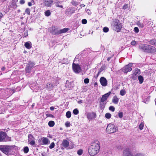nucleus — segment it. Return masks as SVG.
Wrapping results in <instances>:
<instances>
[{
    "instance_id": "f257e3e1",
    "label": "nucleus",
    "mask_w": 156,
    "mask_h": 156,
    "mask_svg": "<svg viewBox=\"0 0 156 156\" xmlns=\"http://www.w3.org/2000/svg\"><path fill=\"white\" fill-rule=\"evenodd\" d=\"M100 149L99 142L95 140L91 143L88 149V152L90 155L94 156L99 152Z\"/></svg>"
},
{
    "instance_id": "f03ea898",
    "label": "nucleus",
    "mask_w": 156,
    "mask_h": 156,
    "mask_svg": "<svg viewBox=\"0 0 156 156\" xmlns=\"http://www.w3.org/2000/svg\"><path fill=\"white\" fill-rule=\"evenodd\" d=\"M139 48L141 51L146 52L154 53L156 51V48L148 44H140Z\"/></svg>"
},
{
    "instance_id": "7ed1b4c3",
    "label": "nucleus",
    "mask_w": 156,
    "mask_h": 156,
    "mask_svg": "<svg viewBox=\"0 0 156 156\" xmlns=\"http://www.w3.org/2000/svg\"><path fill=\"white\" fill-rule=\"evenodd\" d=\"M13 148L12 146H0V150L8 155L13 150Z\"/></svg>"
},
{
    "instance_id": "20e7f679",
    "label": "nucleus",
    "mask_w": 156,
    "mask_h": 156,
    "mask_svg": "<svg viewBox=\"0 0 156 156\" xmlns=\"http://www.w3.org/2000/svg\"><path fill=\"white\" fill-rule=\"evenodd\" d=\"M117 130V129L115 126L112 124H109L107 126L106 128L107 132L109 134L115 132Z\"/></svg>"
},
{
    "instance_id": "39448f33",
    "label": "nucleus",
    "mask_w": 156,
    "mask_h": 156,
    "mask_svg": "<svg viewBox=\"0 0 156 156\" xmlns=\"http://www.w3.org/2000/svg\"><path fill=\"white\" fill-rule=\"evenodd\" d=\"M112 25L117 30V32H119L120 30L122 28V26L119 20L117 19L114 20L112 21Z\"/></svg>"
},
{
    "instance_id": "423d86ee",
    "label": "nucleus",
    "mask_w": 156,
    "mask_h": 156,
    "mask_svg": "<svg viewBox=\"0 0 156 156\" xmlns=\"http://www.w3.org/2000/svg\"><path fill=\"white\" fill-rule=\"evenodd\" d=\"M133 63H130L125 66L122 69V71L126 73H127L128 72L131 71L132 70L131 67Z\"/></svg>"
},
{
    "instance_id": "0eeeda50",
    "label": "nucleus",
    "mask_w": 156,
    "mask_h": 156,
    "mask_svg": "<svg viewBox=\"0 0 156 156\" xmlns=\"http://www.w3.org/2000/svg\"><path fill=\"white\" fill-rule=\"evenodd\" d=\"M42 5L44 7H50L53 4V0H43Z\"/></svg>"
},
{
    "instance_id": "6e6552de",
    "label": "nucleus",
    "mask_w": 156,
    "mask_h": 156,
    "mask_svg": "<svg viewBox=\"0 0 156 156\" xmlns=\"http://www.w3.org/2000/svg\"><path fill=\"white\" fill-rule=\"evenodd\" d=\"M72 65L73 69L75 73H77L80 72L81 68L78 64H76L73 63Z\"/></svg>"
},
{
    "instance_id": "1a4fd4ad",
    "label": "nucleus",
    "mask_w": 156,
    "mask_h": 156,
    "mask_svg": "<svg viewBox=\"0 0 156 156\" xmlns=\"http://www.w3.org/2000/svg\"><path fill=\"white\" fill-rule=\"evenodd\" d=\"M34 65L35 64L33 62H30L28 63L25 69L26 72L28 73H30L31 69L34 67Z\"/></svg>"
},
{
    "instance_id": "9d476101",
    "label": "nucleus",
    "mask_w": 156,
    "mask_h": 156,
    "mask_svg": "<svg viewBox=\"0 0 156 156\" xmlns=\"http://www.w3.org/2000/svg\"><path fill=\"white\" fill-rule=\"evenodd\" d=\"M28 143L31 145L33 146L35 144L34 138L31 134H29L28 135Z\"/></svg>"
},
{
    "instance_id": "9b49d317",
    "label": "nucleus",
    "mask_w": 156,
    "mask_h": 156,
    "mask_svg": "<svg viewBox=\"0 0 156 156\" xmlns=\"http://www.w3.org/2000/svg\"><path fill=\"white\" fill-rule=\"evenodd\" d=\"M87 118L89 120H91L96 118V113L93 112L88 113L87 114Z\"/></svg>"
},
{
    "instance_id": "f8f14e48",
    "label": "nucleus",
    "mask_w": 156,
    "mask_h": 156,
    "mask_svg": "<svg viewBox=\"0 0 156 156\" xmlns=\"http://www.w3.org/2000/svg\"><path fill=\"white\" fill-rule=\"evenodd\" d=\"M123 156H133V154L132 153L129 149H126L124 151Z\"/></svg>"
},
{
    "instance_id": "ddd939ff",
    "label": "nucleus",
    "mask_w": 156,
    "mask_h": 156,
    "mask_svg": "<svg viewBox=\"0 0 156 156\" xmlns=\"http://www.w3.org/2000/svg\"><path fill=\"white\" fill-rule=\"evenodd\" d=\"M100 82L101 85L105 87L107 85V81L104 77H101L100 79Z\"/></svg>"
},
{
    "instance_id": "4468645a",
    "label": "nucleus",
    "mask_w": 156,
    "mask_h": 156,
    "mask_svg": "<svg viewBox=\"0 0 156 156\" xmlns=\"http://www.w3.org/2000/svg\"><path fill=\"white\" fill-rule=\"evenodd\" d=\"M110 94L111 92L110 91L108 93H107L102 96L101 100V103H103L106 100Z\"/></svg>"
},
{
    "instance_id": "2eb2a0df",
    "label": "nucleus",
    "mask_w": 156,
    "mask_h": 156,
    "mask_svg": "<svg viewBox=\"0 0 156 156\" xmlns=\"http://www.w3.org/2000/svg\"><path fill=\"white\" fill-rule=\"evenodd\" d=\"M59 30L57 27H54L51 28L50 32L53 34L58 35Z\"/></svg>"
},
{
    "instance_id": "dca6fc26",
    "label": "nucleus",
    "mask_w": 156,
    "mask_h": 156,
    "mask_svg": "<svg viewBox=\"0 0 156 156\" xmlns=\"http://www.w3.org/2000/svg\"><path fill=\"white\" fill-rule=\"evenodd\" d=\"M6 136V133L3 132H0V142L4 141Z\"/></svg>"
},
{
    "instance_id": "f3484780",
    "label": "nucleus",
    "mask_w": 156,
    "mask_h": 156,
    "mask_svg": "<svg viewBox=\"0 0 156 156\" xmlns=\"http://www.w3.org/2000/svg\"><path fill=\"white\" fill-rule=\"evenodd\" d=\"M69 144V141L66 140H63L62 143V145L63 147L65 148L68 147Z\"/></svg>"
},
{
    "instance_id": "a211bd4d",
    "label": "nucleus",
    "mask_w": 156,
    "mask_h": 156,
    "mask_svg": "<svg viewBox=\"0 0 156 156\" xmlns=\"http://www.w3.org/2000/svg\"><path fill=\"white\" fill-rule=\"evenodd\" d=\"M133 72L132 74L133 76H134L139 75L140 73V71L138 69H136L134 70L133 71Z\"/></svg>"
},
{
    "instance_id": "6ab92c4d",
    "label": "nucleus",
    "mask_w": 156,
    "mask_h": 156,
    "mask_svg": "<svg viewBox=\"0 0 156 156\" xmlns=\"http://www.w3.org/2000/svg\"><path fill=\"white\" fill-rule=\"evenodd\" d=\"M24 46L27 49H30L32 47V44L30 42L28 41L25 43Z\"/></svg>"
},
{
    "instance_id": "aec40b11",
    "label": "nucleus",
    "mask_w": 156,
    "mask_h": 156,
    "mask_svg": "<svg viewBox=\"0 0 156 156\" xmlns=\"http://www.w3.org/2000/svg\"><path fill=\"white\" fill-rule=\"evenodd\" d=\"M42 142L44 144H48L50 143V141L48 139L45 137L42 138Z\"/></svg>"
},
{
    "instance_id": "412c9836",
    "label": "nucleus",
    "mask_w": 156,
    "mask_h": 156,
    "mask_svg": "<svg viewBox=\"0 0 156 156\" xmlns=\"http://www.w3.org/2000/svg\"><path fill=\"white\" fill-rule=\"evenodd\" d=\"M69 30L68 28H64L59 30V34L66 32Z\"/></svg>"
},
{
    "instance_id": "4be33fe9",
    "label": "nucleus",
    "mask_w": 156,
    "mask_h": 156,
    "mask_svg": "<svg viewBox=\"0 0 156 156\" xmlns=\"http://www.w3.org/2000/svg\"><path fill=\"white\" fill-rule=\"evenodd\" d=\"M119 99L117 98V96H115L112 99V102L115 104H117L118 103Z\"/></svg>"
},
{
    "instance_id": "5701e85b",
    "label": "nucleus",
    "mask_w": 156,
    "mask_h": 156,
    "mask_svg": "<svg viewBox=\"0 0 156 156\" xmlns=\"http://www.w3.org/2000/svg\"><path fill=\"white\" fill-rule=\"evenodd\" d=\"M149 43L150 44L154 45L156 46V40L154 39H153L149 41Z\"/></svg>"
},
{
    "instance_id": "b1692460",
    "label": "nucleus",
    "mask_w": 156,
    "mask_h": 156,
    "mask_svg": "<svg viewBox=\"0 0 156 156\" xmlns=\"http://www.w3.org/2000/svg\"><path fill=\"white\" fill-rule=\"evenodd\" d=\"M136 24L139 27H140L143 28L144 27V24L143 23H141L139 21H137Z\"/></svg>"
},
{
    "instance_id": "393cba45",
    "label": "nucleus",
    "mask_w": 156,
    "mask_h": 156,
    "mask_svg": "<svg viewBox=\"0 0 156 156\" xmlns=\"http://www.w3.org/2000/svg\"><path fill=\"white\" fill-rule=\"evenodd\" d=\"M138 79L139 81V83L140 84H141L143 82L144 78L142 76H139L138 77Z\"/></svg>"
},
{
    "instance_id": "a878e982",
    "label": "nucleus",
    "mask_w": 156,
    "mask_h": 156,
    "mask_svg": "<svg viewBox=\"0 0 156 156\" xmlns=\"http://www.w3.org/2000/svg\"><path fill=\"white\" fill-rule=\"evenodd\" d=\"M47 88H48V89L51 90L53 88V86L52 83H49L47 84Z\"/></svg>"
},
{
    "instance_id": "bb28decb",
    "label": "nucleus",
    "mask_w": 156,
    "mask_h": 156,
    "mask_svg": "<svg viewBox=\"0 0 156 156\" xmlns=\"http://www.w3.org/2000/svg\"><path fill=\"white\" fill-rule=\"evenodd\" d=\"M45 15V16H48L51 15V13L50 11L49 10H48L44 12Z\"/></svg>"
},
{
    "instance_id": "cd10ccee",
    "label": "nucleus",
    "mask_w": 156,
    "mask_h": 156,
    "mask_svg": "<svg viewBox=\"0 0 156 156\" xmlns=\"http://www.w3.org/2000/svg\"><path fill=\"white\" fill-rule=\"evenodd\" d=\"M48 125L50 127H53L55 125V122L53 121H50L49 122Z\"/></svg>"
},
{
    "instance_id": "c85d7f7f",
    "label": "nucleus",
    "mask_w": 156,
    "mask_h": 156,
    "mask_svg": "<svg viewBox=\"0 0 156 156\" xmlns=\"http://www.w3.org/2000/svg\"><path fill=\"white\" fill-rule=\"evenodd\" d=\"M126 93V91L125 90L123 89L120 91V94L122 96H124Z\"/></svg>"
},
{
    "instance_id": "c756f323",
    "label": "nucleus",
    "mask_w": 156,
    "mask_h": 156,
    "mask_svg": "<svg viewBox=\"0 0 156 156\" xmlns=\"http://www.w3.org/2000/svg\"><path fill=\"white\" fill-rule=\"evenodd\" d=\"M71 115V113L70 111H68L66 112V116L67 118H70Z\"/></svg>"
},
{
    "instance_id": "7c9ffc66",
    "label": "nucleus",
    "mask_w": 156,
    "mask_h": 156,
    "mask_svg": "<svg viewBox=\"0 0 156 156\" xmlns=\"http://www.w3.org/2000/svg\"><path fill=\"white\" fill-rule=\"evenodd\" d=\"M29 151V149L28 147H25L23 148V151L25 153H27Z\"/></svg>"
},
{
    "instance_id": "2f4dec72",
    "label": "nucleus",
    "mask_w": 156,
    "mask_h": 156,
    "mask_svg": "<svg viewBox=\"0 0 156 156\" xmlns=\"http://www.w3.org/2000/svg\"><path fill=\"white\" fill-rule=\"evenodd\" d=\"M111 114L109 113H107L105 114V117L108 119H109L111 118Z\"/></svg>"
},
{
    "instance_id": "473e14b6",
    "label": "nucleus",
    "mask_w": 156,
    "mask_h": 156,
    "mask_svg": "<svg viewBox=\"0 0 156 156\" xmlns=\"http://www.w3.org/2000/svg\"><path fill=\"white\" fill-rule=\"evenodd\" d=\"M73 113L75 115L78 114L79 113L78 109L77 108L74 109L73 111Z\"/></svg>"
},
{
    "instance_id": "72a5a7b5",
    "label": "nucleus",
    "mask_w": 156,
    "mask_h": 156,
    "mask_svg": "<svg viewBox=\"0 0 156 156\" xmlns=\"http://www.w3.org/2000/svg\"><path fill=\"white\" fill-rule=\"evenodd\" d=\"M133 156H145V154L141 153L133 154Z\"/></svg>"
},
{
    "instance_id": "f704fd0d",
    "label": "nucleus",
    "mask_w": 156,
    "mask_h": 156,
    "mask_svg": "<svg viewBox=\"0 0 156 156\" xmlns=\"http://www.w3.org/2000/svg\"><path fill=\"white\" fill-rule=\"evenodd\" d=\"M83 153V151L82 149L79 150L77 152V154L80 156Z\"/></svg>"
},
{
    "instance_id": "c9c22d12",
    "label": "nucleus",
    "mask_w": 156,
    "mask_h": 156,
    "mask_svg": "<svg viewBox=\"0 0 156 156\" xmlns=\"http://www.w3.org/2000/svg\"><path fill=\"white\" fill-rule=\"evenodd\" d=\"M144 126V123L143 122H141L139 126V129L140 130H142Z\"/></svg>"
},
{
    "instance_id": "e433bc0d",
    "label": "nucleus",
    "mask_w": 156,
    "mask_h": 156,
    "mask_svg": "<svg viewBox=\"0 0 156 156\" xmlns=\"http://www.w3.org/2000/svg\"><path fill=\"white\" fill-rule=\"evenodd\" d=\"M71 3L74 6H76L79 4V3L78 2L74 1H72Z\"/></svg>"
},
{
    "instance_id": "4c0bfd02",
    "label": "nucleus",
    "mask_w": 156,
    "mask_h": 156,
    "mask_svg": "<svg viewBox=\"0 0 156 156\" xmlns=\"http://www.w3.org/2000/svg\"><path fill=\"white\" fill-rule=\"evenodd\" d=\"M55 145L54 143V142H52L50 144L49 147L50 149H52L54 147Z\"/></svg>"
},
{
    "instance_id": "58836bf2",
    "label": "nucleus",
    "mask_w": 156,
    "mask_h": 156,
    "mask_svg": "<svg viewBox=\"0 0 156 156\" xmlns=\"http://www.w3.org/2000/svg\"><path fill=\"white\" fill-rule=\"evenodd\" d=\"M103 31L105 33L107 32L109 30V29L108 27H105L103 28Z\"/></svg>"
},
{
    "instance_id": "ea45409f",
    "label": "nucleus",
    "mask_w": 156,
    "mask_h": 156,
    "mask_svg": "<svg viewBox=\"0 0 156 156\" xmlns=\"http://www.w3.org/2000/svg\"><path fill=\"white\" fill-rule=\"evenodd\" d=\"M109 109L110 110L113 112L115 110V108L113 106H111L109 107Z\"/></svg>"
},
{
    "instance_id": "a19ab883",
    "label": "nucleus",
    "mask_w": 156,
    "mask_h": 156,
    "mask_svg": "<svg viewBox=\"0 0 156 156\" xmlns=\"http://www.w3.org/2000/svg\"><path fill=\"white\" fill-rule=\"evenodd\" d=\"M65 125L66 127H69L70 126V123L69 122H67L65 123Z\"/></svg>"
},
{
    "instance_id": "79ce46f5",
    "label": "nucleus",
    "mask_w": 156,
    "mask_h": 156,
    "mask_svg": "<svg viewBox=\"0 0 156 156\" xmlns=\"http://www.w3.org/2000/svg\"><path fill=\"white\" fill-rule=\"evenodd\" d=\"M30 9L29 8H27L25 10V12L29 15H30Z\"/></svg>"
},
{
    "instance_id": "37998d69",
    "label": "nucleus",
    "mask_w": 156,
    "mask_h": 156,
    "mask_svg": "<svg viewBox=\"0 0 156 156\" xmlns=\"http://www.w3.org/2000/svg\"><path fill=\"white\" fill-rule=\"evenodd\" d=\"M84 82L85 83H89V80L88 78H86L84 80Z\"/></svg>"
},
{
    "instance_id": "c03bdc74",
    "label": "nucleus",
    "mask_w": 156,
    "mask_h": 156,
    "mask_svg": "<svg viewBox=\"0 0 156 156\" xmlns=\"http://www.w3.org/2000/svg\"><path fill=\"white\" fill-rule=\"evenodd\" d=\"M87 20L85 19H83L82 20V23L83 24H86L87 23Z\"/></svg>"
},
{
    "instance_id": "a18cd8bd",
    "label": "nucleus",
    "mask_w": 156,
    "mask_h": 156,
    "mask_svg": "<svg viewBox=\"0 0 156 156\" xmlns=\"http://www.w3.org/2000/svg\"><path fill=\"white\" fill-rule=\"evenodd\" d=\"M134 30L135 32L136 33H138L139 31V29L137 27H135L134 28Z\"/></svg>"
},
{
    "instance_id": "49530a36",
    "label": "nucleus",
    "mask_w": 156,
    "mask_h": 156,
    "mask_svg": "<svg viewBox=\"0 0 156 156\" xmlns=\"http://www.w3.org/2000/svg\"><path fill=\"white\" fill-rule=\"evenodd\" d=\"M86 12L89 15H90L91 12L90 10L89 9H86Z\"/></svg>"
},
{
    "instance_id": "de8ad7c7",
    "label": "nucleus",
    "mask_w": 156,
    "mask_h": 156,
    "mask_svg": "<svg viewBox=\"0 0 156 156\" xmlns=\"http://www.w3.org/2000/svg\"><path fill=\"white\" fill-rule=\"evenodd\" d=\"M136 44V41H131V44L132 45H135Z\"/></svg>"
},
{
    "instance_id": "09e8293b",
    "label": "nucleus",
    "mask_w": 156,
    "mask_h": 156,
    "mask_svg": "<svg viewBox=\"0 0 156 156\" xmlns=\"http://www.w3.org/2000/svg\"><path fill=\"white\" fill-rule=\"evenodd\" d=\"M119 116L120 118H122L123 116V113L122 112H119Z\"/></svg>"
},
{
    "instance_id": "8fccbe9b",
    "label": "nucleus",
    "mask_w": 156,
    "mask_h": 156,
    "mask_svg": "<svg viewBox=\"0 0 156 156\" xmlns=\"http://www.w3.org/2000/svg\"><path fill=\"white\" fill-rule=\"evenodd\" d=\"M128 7V5H125L123 7V9H126Z\"/></svg>"
},
{
    "instance_id": "3c124183",
    "label": "nucleus",
    "mask_w": 156,
    "mask_h": 156,
    "mask_svg": "<svg viewBox=\"0 0 156 156\" xmlns=\"http://www.w3.org/2000/svg\"><path fill=\"white\" fill-rule=\"evenodd\" d=\"M25 2V1L24 0H20V3L21 4H23Z\"/></svg>"
},
{
    "instance_id": "603ef678",
    "label": "nucleus",
    "mask_w": 156,
    "mask_h": 156,
    "mask_svg": "<svg viewBox=\"0 0 156 156\" xmlns=\"http://www.w3.org/2000/svg\"><path fill=\"white\" fill-rule=\"evenodd\" d=\"M56 6L57 7H60V8H63V7L62 5H56Z\"/></svg>"
},
{
    "instance_id": "864d4df0",
    "label": "nucleus",
    "mask_w": 156,
    "mask_h": 156,
    "mask_svg": "<svg viewBox=\"0 0 156 156\" xmlns=\"http://www.w3.org/2000/svg\"><path fill=\"white\" fill-rule=\"evenodd\" d=\"M54 109V107L52 106L50 108V109L51 111L53 110Z\"/></svg>"
},
{
    "instance_id": "5fc2aeb1",
    "label": "nucleus",
    "mask_w": 156,
    "mask_h": 156,
    "mask_svg": "<svg viewBox=\"0 0 156 156\" xmlns=\"http://www.w3.org/2000/svg\"><path fill=\"white\" fill-rule=\"evenodd\" d=\"M78 103L79 104H81V103H82V101L81 100H80L78 102Z\"/></svg>"
},
{
    "instance_id": "6e6d98bb",
    "label": "nucleus",
    "mask_w": 156,
    "mask_h": 156,
    "mask_svg": "<svg viewBox=\"0 0 156 156\" xmlns=\"http://www.w3.org/2000/svg\"><path fill=\"white\" fill-rule=\"evenodd\" d=\"M3 16L2 14L0 12V19Z\"/></svg>"
},
{
    "instance_id": "4d7b16f0",
    "label": "nucleus",
    "mask_w": 156,
    "mask_h": 156,
    "mask_svg": "<svg viewBox=\"0 0 156 156\" xmlns=\"http://www.w3.org/2000/svg\"><path fill=\"white\" fill-rule=\"evenodd\" d=\"M28 5L29 6H31L32 5V3L30 2H29L28 3Z\"/></svg>"
},
{
    "instance_id": "13d9d810",
    "label": "nucleus",
    "mask_w": 156,
    "mask_h": 156,
    "mask_svg": "<svg viewBox=\"0 0 156 156\" xmlns=\"http://www.w3.org/2000/svg\"><path fill=\"white\" fill-rule=\"evenodd\" d=\"M71 9L70 8H69L66 10V11L69 12L70 10H71Z\"/></svg>"
},
{
    "instance_id": "bf43d9fd",
    "label": "nucleus",
    "mask_w": 156,
    "mask_h": 156,
    "mask_svg": "<svg viewBox=\"0 0 156 156\" xmlns=\"http://www.w3.org/2000/svg\"><path fill=\"white\" fill-rule=\"evenodd\" d=\"M85 6V5H84V4H81L80 5V6L81 7H84Z\"/></svg>"
},
{
    "instance_id": "052dcab7",
    "label": "nucleus",
    "mask_w": 156,
    "mask_h": 156,
    "mask_svg": "<svg viewBox=\"0 0 156 156\" xmlns=\"http://www.w3.org/2000/svg\"><path fill=\"white\" fill-rule=\"evenodd\" d=\"M94 86H96L98 85V83L97 82H95L94 83Z\"/></svg>"
},
{
    "instance_id": "680f3d73",
    "label": "nucleus",
    "mask_w": 156,
    "mask_h": 156,
    "mask_svg": "<svg viewBox=\"0 0 156 156\" xmlns=\"http://www.w3.org/2000/svg\"><path fill=\"white\" fill-rule=\"evenodd\" d=\"M2 70H4L5 69V67H3L2 68Z\"/></svg>"
},
{
    "instance_id": "e2e57ef3",
    "label": "nucleus",
    "mask_w": 156,
    "mask_h": 156,
    "mask_svg": "<svg viewBox=\"0 0 156 156\" xmlns=\"http://www.w3.org/2000/svg\"><path fill=\"white\" fill-rule=\"evenodd\" d=\"M110 58H107V60L108 61H109L110 59Z\"/></svg>"
},
{
    "instance_id": "0e129e2a",
    "label": "nucleus",
    "mask_w": 156,
    "mask_h": 156,
    "mask_svg": "<svg viewBox=\"0 0 156 156\" xmlns=\"http://www.w3.org/2000/svg\"><path fill=\"white\" fill-rule=\"evenodd\" d=\"M101 71L98 72V75L101 73Z\"/></svg>"
},
{
    "instance_id": "69168bd1",
    "label": "nucleus",
    "mask_w": 156,
    "mask_h": 156,
    "mask_svg": "<svg viewBox=\"0 0 156 156\" xmlns=\"http://www.w3.org/2000/svg\"><path fill=\"white\" fill-rule=\"evenodd\" d=\"M0 156H1L0 154Z\"/></svg>"
}]
</instances>
